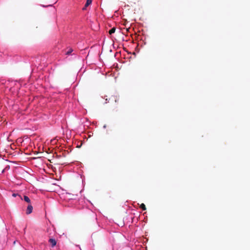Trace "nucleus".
I'll return each mask as SVG.
<instances>
[{
  "mask_svg": "<svg viewBox=\"0 0 250 250\" xmlns=\"http://www.w3.org/2000/svg\"><path fill=\"white\" fill-rule=\"evenodd\" d=\"M32 210H33L32 206L31 205V204H28V205L27 206V209H26V214H30L32 212Z\"/></svg>",
  "mask_w": 250,
  "mask_h": 250,
  "instance_id": "f257e3e1",
  "label": "nucleus"
},
{
  "mask_svg": "<svg viewBox=\"0 0 250 250\" xmlns=\"http://www.w3.org/2000/svg\"><path fill=\"white\" fill-rule=\"evenodd\" d=\"M49 242L50 243L52 247H54L56 245V241L55 239L50 238L49 239Z\"/></svg>",
  "mask_w": 250,
  "mask_h": 250,
  "instance_id": "f03ea898",
  "label": "nucleus"
},
{
  "mask_svg": "<svg viewBox=\"0 0 250 250\" xmlns=\"http://www.w3.org/2000/svg\"><path fill=\"white\" fill-rule=\"evenodd\" d=\"M23 199L26 202L28 203L29 204L31 203L30 199L27 196H24Z\"/></svg>",
  "mask_w": 250,
  "mask_h": 250,
  "instance_id": "7ed1b4c3",
  "label": "nucleus"
},
{
  "mask_svg": "<svg viewBox=\"0 0 250 250\" xmlns=\"http://www.w3.org/2000/svg\"><path fill=\"white\" fill-rule=\"evenodd\" d=\"M92 3V0H87L86 3L85 4V7H87Z\"/></svg>",
  "mask_w": 250,
  "mask_h": 250,
  "instance_id": "20e7f679",
  "label": "nucleus"
},
{
  "mask_svg": "<svg viewBox=\"0 0 250 250\" xmlns=\"http://www.w3.org/2000/svg\"><path fill=\"white\" fill-rule=\"evenodd\" d=\"M116 28L115 27H113L109 31V34L111 35L115 32Z\"/></svg>",
  "mask_w": 250,
  "mask_h": 250,
  "instance_id": "39448f33",
  "label": "nucleus"
},
{
  "mask_svg": "<svg viewBox=\"0 0 250 250\" xmlns=\"http://www.w3.org/2000/svg\"><path fill=\"white\" fill-rule=\"evenodd\" d=\"M140 208H141L143 210H146V207L144 203H142L140 205Z\"/></svg>",
  "mask_w": 250,
  "mask_h": 250,
  "instance_id": "423d86ee",
  "label": "nucleus"
},
{
  "mask_svg": "<svg viewBox=\"0 0 250 250\" xmlns=\"http://www.w3.org/2000/svg\"><path fill=\"white\" fill-rule=\"evenodd\" d=\"M73 51V49L72 48L69 49V50L66 53V55H70L71 53Z\"/></svg>",
  "mask_w": 250,
  "mask_h": 250,
  "instance_id": "0eeeda50",
  "label": "nucleus"
},
{
  "mask_svg": "<svg viewBox=\"0 0 250 250\" xmlns=\"http://www.w3.org/2000/svg\"><path fill=\"white\" fill-rule=\"evenodd\" d=\"M12 196H13V197H16L17 196H20V197H21V198L22 199V198H21V195H19L18 194L13 193V194H12Z\"/></svg>",
  "mask_w": 250,
  "mask_h": 250,
  "instance_id": "6e6552de",
  "label": "nucleus"
},
{
  "mask_svg": "<svg viewBox=\"0 0 250 250\" xmlns=\"http://www.w3.org/2000/svg\"><path fill=\"white\" fill-rule=\"evenodd\" d=\"M86 7H85V6H84V7L83 8V10H85V9H86Z\"/></svg>",
  "mask_w": 250,
  "mask_h": 250,
  "instance_id": "1a4fd4ad",
  "label": "nucleus"
},
{
  "mask_svg": "<svg viewBox=\"0 0 250 250\" xmlns=\"http://www.w3.org/2000/svg\"><path fill=\"white\" fill-rule=\"evenodd\" d=\"M106 125H104V128H106Z\"/></svg>",
  "mask_w": 250,
  "mask_h": 250,
  "instance_id": "9d476101",
  "label": "nucleus"
}]
</instances>
